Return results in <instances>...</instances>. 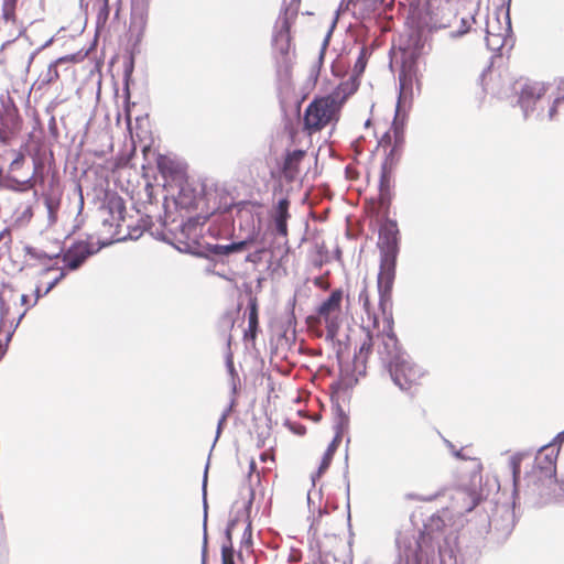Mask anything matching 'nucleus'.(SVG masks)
Listing matches in <instances>:
<instances>
[{"label":"nucleus","mask_w":564,"mask_h":564,"mask_svg":"<svg viewBox=\"0 0 564 564\" xmlns=\"http://www.w3.org/2000/svg\"><path fill=\"white\" fill-rule=\"evenodd\" d=\"M397 254L394 250L386 251L380 260V269L377 278V288L379 293V307L384 316V327L380 332L379 327L368 330L365 341L361 344L356 360L366 362L369 354L375 350L379 359L388 366L397 364L406 357L400 346L393 332L392 317V289L395 279Z\"/></svg>","instance_id":"obj_1"},{"label":"nucleus","mask_w":564,"mask_h":564,"mask_svg":"<svg viewBox=\"0 0 564 564\" xmlns=\"http://www.w3.org/2000/svg\"><path fill=\"white\" fill-rule=\"evenodd\" d=\"M358 87L357 76H351L328 95L315 97L304 110L303 131L307 135H313L328 126L336 124L340 119L343 106Z\"/></svg>","instance_id":"obj_2"},{"label":"nucleus","mask_w":564,"mask_h":564,"mask_svg":"<svg viewBox=\"0 0 564 564\" xmlns=\"http://www.w3.org/2000/svg\"><path fill=\"white\" fill-rule=\"evenodd\" d=\"M343 301V290H333L330 294L317 306L315 311L316 314L307 318L310 327L324 325L326 328V337L328 339H334L344 321Z\"/></svg>","instance_id":"obj_3"},{"label":"nucleus","mask_w":564,"mask_h":564,"mask_svg":"<svg viewBox=\"0 0 564 564\" xmlns=\"http://www.w3.org/2000/svg\"><path fill=\"white\" fill-rule=\"evenodd\" d=\"M404 147V132L397 126L390 127L378 142V149L384 154L381 165L380 191L383 193L390 187V181L394 167L400 162Z\"/></svg>","instance_id":"obj_4"},{"label":"nucleus","mask_w":564,"mask_h":564,"mask_svg":"<svg viewBox=\"0 0 564 564\" xmlns=\"http://www.w3.org/2000/svg\"><path fill=\"white\" fill-rule=\"evenodd\" d=\"M393 382L403 391L415 392L422 384L425 372L408 357L399 360L389 369Z\"/></svg>","instance_id":"obj_5"},{"label":"nucleus","mask_w":564,"mask_h":564,"mask_svg":"<svg viewBox=\"0 0 564 564\" xmlns=\"http://www.w3.org/2000/svg\"><path fill=\"white\" fill-rule=\"evenodd\" d=\"M549 85L541 80L527 79L517 90L518 104L528 117L536 109L538 102L546 95Z\"/></svg>","instance_id":"obj_6"},{"label":"nucleus","mask_w":564,"mask_h":564,"mask_svg":"<svg viewBox=\"0 0 564 564\" xmlns=\"http://www.w3.org/2000/svg\"><path fill=\"white\" fill-rule=\"evenodd\" d=\"M301 0H292L290 7L284 10L279 31L274 36V47L283 56H286L292 47L291 28L297 17Z\"/></svg>","instance_id":"obj_7"},{"label":"nucleus","mask_w":564,"mask_h":564,"mask_svg":"<svg viewBox=\"0 0 564 564\" xmlns=\"http://www.w3.org/2000/svg\"><path fill=\"white\" fill-rule=\"evenodd\" d=\"M25 164V155L22 152H15L11 161L8 174L6 176L7 187L15 192H26L33 189L36 185L34 175H22L21 171Z\"/></svg>","instance_id":"obj_8"},{"label":"nucleus","mask_w":564,"mask_h":564,"mask_svg":"<svg viewBox=\"0 0 564 564\" xmlns=\"http://www.w3.org/2000/svg\"><path fill=\"white\" fill-rule=\"evenodd\" d=\"M100 247H96L89 241H76L63 254V262L65 268L74 271L83 265V263L93 254H95Z\"/></svg>","instance_id":"obj_9"},{"label":"nucleus","mask_w":564,"mask_h":564,"mask_svg":"<svg viewBox=\"0 0 564 564\" xmlns=\"http://www.w3.org/2000/svg\"><path fill=\"white\" fill-rule=\"evenodd\" d=\"M44 205L47 209L50 225H55L58 219V210L62 204L63 188L57 177H51L47 188L42 193Z\"/></svg>","instance_id":"obj_10"},{"label":"nucleus","mask_w":564,"mask_h":564,"mask_svg":"<svg viewBox=\"0 0 564 564\" xmlns=\"http://www.w3.org/2000/svg\"><path fill=\"white\" fill-rule=\"evenodd\" d=\"M76 62L75 55H66L52 62L47 69L40 74L39 83L41 87L50 86L56 83L61 78L59 69L72 76H75V69L70 66L72 63Z\"/></svg>","instance_id":"obj_11"},{"label":"nucleus","mask_w":564,"mask_h":564,"mask_svg":"<svg viewBox=\"0 0 564 564\" xmlns=\"http://www.w3.org/2000/svg\"><path fill=\"white\" fill-rule=\"evenodd\" d=\"M101 210L109 215L105 218V223H109L111 226H120L124 220L126 204L117 193H106Z\"/></svg>","instance_id":"obj_12"},{"label":"nucleus","mask_w":564,"mask_h":564,"mask_svg":"<svg viewBox=\"0 0 564 564\" xmlns=\"http://www.w3.org/2000/svg\"><path fill=\"white\" fill-rule=\"evenodd\" d=\"M508 32L509 26L500 25L499 18L497 15L488 18L486 24L487 46L492 51L500 50L505 45Z\"/></svg>","instance_id":"obj_13"},{"label":"nucleus","mask_w":564,"mask_h":564,"mask_svg":"<svg viewBox=\"0 0 564 564\" xmlns=\"http://www.w3.org/2000/svg\"><path fill=\"white\" fill-rule=\"evenodd\" d=\"M289 209L290 200L284 197L276 203L270 213V217L275 227V231L282 237H288L289 235L288 220L291 218Z\"/></svg>","instance_id":"obj_14"},{"label":"nucleus","mask_w":564,"mask_h":564,"mask_svg":"<svg viewBox=\"0 0 564 564\" xmlns=\"http://www.w3.org/2000/svg\"><path fill=\"white\" fill-rule=\"evenodd\" d=\"M22 120L17 109H8L0 117V139L2 141L9 140L13 134L18 133L21 129Z\"/></svg>","instance_id":"obj_15"},{"label":"nucleus","mask_w":564,"mask_h":564,"mask_svg":"<svg viewBox=\"0 0 564 564\" xmlns=\"http://www.w3.org/2000/svg\"><path fill=\"white\" fill-rule=\"evenodd\" d=\"M555 469L554 468H541V467H533L532 469V476L527 477V486H530L531 482L536 486L538 488L547 487L551 488L556 485L555 479Z\"/></svg>","instance_id":"obj_16"},{"label":"nucleus","mask_w":564,"mask_h":564,"mask_svg":"<svg viewBox=\"0 0 564 564\" xmlns=\"http://www.w3.org/2000/svg\"><path fill=\"white\" fill-rule=\"evenodd\" d=\"M413 82L416 83L417 88H421V83L415 74H412L411 68L405 72L403 70L400 74V96L399 101L405 102L408 99L412 98L413 94Z\"/></svg>","instance_id":"obj_17"},{"label":"nucleus","mask_w":564,"mask_h":564,"mask_svg":"<svg viewBox=\"0 0 564 564\" xmlns=\"http://www.w3.org/2000/svg\"><path fill=\"white\" fill-rule=\"evenodd\" d=\"M358 302L361 304L364 312L368 316V319L372 323V328H378L379 319L371 304L369 286L366 281H364L362 288L358 294Z\"/></svg>","instance_id":"obj_18"},{"label":"nucleus","mask_w":564,"mask_h":564,"mask_svg":"<svg viewBox=\"0 0 564 564\" xmlns=\"http://www.w3.org/2000/svg\"><path fill=\"white\" fill-rule=\"evenodd\" d=\"M253 242V238H248L238 242L229 245H215L212 248V252L216 256H228L234 252H240L248 248Z\"/></svg>","instance_id":"obj_19"},{"label":"nucleus","mask_w":564,"mask_h":564,"mask_svg":"<svg viewBox=\"0 0 564 564\" xmlns=\"http://www.w3.org/2000/svg\"><path fill=\"white\" fill-rule=\"evenodd\" d=\"M305 152L302 150H295L288 154L283 171L286 176L293 178L299 172V164L303 160Z\"/></svg>","instance_id":"obj_20"},{"label":"nucleus","mask_w":564,"mask_h":564,"mask_svg":"<svg viewBox=\"0 0 564 564\" xmlns=\"http://www.w3.org/2000/svg\"><path fill=\"white\" fill-rule=\"evenodd\" d=\"M249 327L246 332V337H250L254 339L258 332V301L256 297L250 299L249 301V316H248Z\"/></svg>","instance_id":"obj_21"},{"label":"nucleus","mask_w":564,"mask_h":564,"mask_svg":"<svg viewBox=\"0 0 564 564\" xmlns=\"http://www.w3.org/2000/svg\"><path fill=\"white\" fill-rule=\"evenodd\" d=\"M557 91L558 96L554 99L546 115V118L549 120H553L556 118L558 113V107L564 102V76L560 79L557 84Z\"/></svg>","instance_id":"obj_22"},{"label":"nucleus","mask_w":564,"mask_h":564,"mask_svg":"<svg viewBox=\"0 0 564 564\" xmlns=\"http://www.w3.org/2000/svg\"><path fill=\"white\" fill-rule=\"evenodd\" d=\"M336 449H337V441L334 440L328 445L327 449L325 451V453L323 455L322 462L318 466V471H317L318 476H322L328 469Z\"/></svg>","instance_id":"obj_23"},{"label":"nucleus","mask_w":564,"mask_h":564,"mask_svg":"<svg viewBox=\"0 0 564 564\" xmlns=\"http://www.w3.org/2000/svg\"><path fill=\"white\" fill-rule=\"evenodd\" d=\"M158 169L164 177L174 176L178 172V169L174 162L167 158H161L158 161Z\"/></svg>","instance_id":"obj_24"},{"label":"nucleus","mask_w":564,"mask_h":564,"mask_svg":"<svg viewBox=\"0 0 564 564\" xmlns=\"http://www.w3.org/2000/svg\"><path fill=\"white\" fill-rule=\"evenodd\" d=\"M25 256H28L31 259L39 260V261H46L52 260L53 258L57 257L58 254H48L43 250H40L32 246H26L24 248Z\"/></svg>","instance_id":"obj_25"},{"label":"nucleus","mask_w":564,"mask_h":564,"mask_svg":"<svg viewBox=\"0 0 564 564\" xmlns=\"http://www.w3.org/2000/svg\"><path fill=\"white\" fill-rule=\"evenodd\" d=\"M18 0H4L2 4V18L7 22H15V8Z\"/></svg>","instance_id":"obj_26"},{"label":"nucleus","mask_w":564,"mask_h":564,"mask_svg":"<svg viewBox=\"0 0 564 564\" xmlns=\"http://www.w3.org/2000/svg\"><path fill=\"white\" fill-rule=\"evenodd\" d=\"M227 536L228 543L221 546V564H235V551L231 543L230 532L227 533Z\"/></svg>","instance_id":"obj_27"},{"label":"nucleus","mask_w":564,"mask_h":564,"mask_svg":"<svg viewBox=\"0 0 564 564\" xmlns=\"http://www.w3.org/2000/svg\"><path fill=\"white\" fill-rule=\"evenodd\" d=\"M33 160V172L30 175H34L37 183L43 182V169H44V161L39 154H34L32 156Z\"/></svg>","instance_id":"obj_28"},{"label":"nucleus","mask_w":564,"mask_h":564,"mask_svg":"<svg viewBox=\"0 0 564 564\" xmlns=\"http://www.w3.org/2000/svg\"><path fill=\"white\" fill-rule=\"evenodd\" d=\"M520 463H521V458L520 457H512L511 459V467H512V476H513V485H514V488L518 489L520 487V482H521V479H520Z\"/></svg>","instance_id":"obj_29"},{"label":"nucleus","mask_w":564,"mask_h":564,"mask_svg":"<svg viewBox=\"0 0 564 564\" xmlns=\"http://www.w3.org/2000/svg\"><path fill=\"white\" fill-rule=\"evenodd\" d=\"M366 64H367L366 50L362 48L356 63H355V67H354V70L357 76L360 75L365 70Z\"/></svg>","instance_id":"obj_30"},{"label":"nucleus","mask_w":564,"mask_h":564,"mask_svg":"<svg viewBox=\"0 0 564 564\" xmlns=\"http://www.w3.org/2000/svg\"><path fill=\"white\" fill-rule=\"evenodd\" d=\"M327 276H328V272L325 275L315 278L313 281L314 285L323 291H327L330 288Z\"/></svg>","instance_id":"obj_31"},{"label":"nucleus","mask_w":564,"mask_h":564,"mask_svg":"<svg viewBox=\"0 0 564 564\" xmlns=\"http://www.w3.org/2000/svg\"><path fill=\"white\" fill-rule=\"evenodd\" d=\"M260 460L264 464H270V465H273L274 462H275V458H274V452L272 448L270 449H267L264 451L263 453H261L260 455Z\"/></svg>","instance_id":"obj_32"},{"label":"nucleus","mask_w":564,"mask_h":564,"mask_svg":"<svg viewBox=\"0 0 564 564\" xmlns=\"http://www.w3.org/2000/svg\"><path fill=\"white\" fill-rule=\"evenodd\" d=\"M65 278V272L63 270L59 271L58 275L53 279L52 282L48 283L46 289L44 290V294H47L61 280Z\"/></svg>","instance_id":"obj_33"},{"label":"nucleus","mask_w":564,"mask_h":564,"mask_svg":"<svg viewBox=\"0 0 564 564\" xmlns=\"http://www.w3.org/2000/svg\"><path fill=\"white\" fill-rule=\"evenodd\" d=\"M6 48H10L12 53L18 54L20 51V45L15 44L14 42H6L1 45V51H4Z\"/></svg>","instance_id":"obj_34"},{"label":"nucleus","mask_w":564,"mask_h":564,"mask_svg":"<svg viewBox=\"0 0 564 564\" xmlns=\"http://www.w3.org/2000/svg\"><path fill=\"white\" fill-rule=\"evenodd\" d=\"M462 23H463L464 28H462V29L457 30V31L454 33V35H456V36H460V35H464L465 33H467V32H468V30H469V22H468V20H466V19H464V18H463V19H462Z\"/></svg>","instance_id":"obj_35"},{"label":"nucleus","mask_w":564,"mask_h":564,"mask_svg":"<svg viewBox=\"0 0 564 564\" xmlns=\"http://www.w3.org/2000/svg\"><path fill=\"white\" fill-rule=\"evenodd\" d=\"M243 539L247 543H251V525L250 524L246 529Z\"/></svg>","instance_id":"obj_36"},{"label":"nucleus","mask_w":564,"mask_h":564,"mask_svg":"<svg viewBox=\"0 0 564 564\" xmlns=\"http://www.w3.org/2000/svg\"><path fill=\"white\" fill-rule=\"evenodd\" d=\"M4 238H8L9 240L11 239V232H10V229H8V228L3 229L0 232V240H2Z\"/></svg>","instance_id":"obj_37"},{"label":"nucleus","mask_w":564,"mask_h":564,"mask_svg":"<svg viewBox=\"0 0 564 564\" xmlns=\"http://www.w3.org/2000/svg\"><path fill=\"white\" fill-rule=\"evenodd\" d=\"M206 552H207V539L204 540V547H203V564H206Z\"/></svg>","instance_id":"obj_38"},{"label":"nucleus","mask_w":564,"mask_h":564,"mask_svg":"<svg viewBox=\"0 0 564 564\" xmlns=\"http://www.w3.org/2000/svg\"><path fill=\"white\" fill-rule=\"evenodd\" d=\"M34 59V53H31L29 56H28V61H26V66L28 68L31 66L32 62Z\"/></svg>","instance_id":"obj_39"},{"label":"nucleus","mask_w":564,"mask_h":564,"mask_svg":"<svg viewBox=\"0 0 564 564\" xmlns=\"http://www.w3.org/2000/svg\"><path fill=\"white\" fill-rule=\"evenodd\" d=\"M21 302H22V304H23V305H28V304H29V296H28V295H25V294H24V295H22V296H21Z\"/></svg>","instance_id":"obj_40"},{"label":"nucleus","mask_w":564,"mask_h":564,"mask_svg":"<svg viewBox=\"0 0 564 564\" xmlns=\"http://www.w3.org/2000/svg\"><path fill=\"white\" fill-rule=\"evenodd\" d=\"M35 293H36V299H35V302H36L40 299V296H41V289H40V286L36 288Z\"/></svg>","instance_id":"obj_41"},{"label":"nucleus","mask_w":564,"mask_h":564,"mask_svg":"<svg viewBox=\"0 0 564 564\" xmlns=\"http://www.w3.org/2000/svg\"><path fill=\"white\" fill-rule=\"evenodd\" d=\"M250 470H251V471H254V470H256V462H254V460H251V462H250Z\"/></svg>","instance_id":"obj_42"},{"label":"nucleus","mask_w":564,"mask_h":564,"mask_svg":"<svg viewBox=\"0 0 564 564\" xmlns=\"http://www.w3.org/2000/svg\"><path fill=\"white\" fill-rule=\"evenodd\" d=\"M26 213L29 214L30 217H32V209L30 207L26 209Z\"/></svg>","instance_id":"obj_43"},{"label":"nucleus","mask_w":564,"mask_h":564,"mask_svg":"<svg viewBox=\"0 0 564 564\" xmlns=\"http://www.w3.org/2000/svg\"><path fill=\"white\" fill-rule=\"evenodd\" d=\"M48 271H51V269H50V268H47V269L43 270V273H47Z\"/></svg>","instance_id":"obj_44"}]
</instances>
